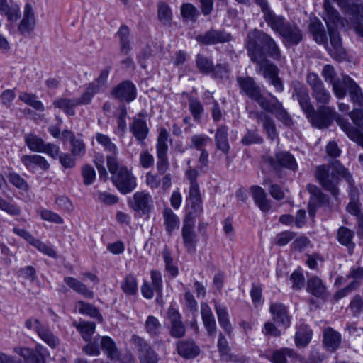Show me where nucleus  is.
<instances>
[{
	"label": "nucleus",
	"mask_w": 363,
	"mask_h": 363,
	"mask_svg": "<svg viewBox=\"0 0 363 363\" xmlns=\"http://www.w3.org/2000/svg\"><path fill=\"white\" fill-rule=\"evenodd\" d=\"M315 177L322 187L330 191L334 197H337L339 194L337 186L340 178H345L347 181L351 179V175L347 169L338 162L333 164L317 166Z\"/></svg>",
	"instance_id": "f257e3e1"
},
{
	"label": "nucleus",
	"mask_w": 363,
	"mask_h": 363,
	"mask_svg": "<svg viewBox=\"0 0 363 363\" xmlns=\"http://www.w3.org/2000/svg\"><path fill=\"white\" fill-rule=\"evenodd\" d=\"M107 167L113 185L121 194H129L136 188V178L126 166L119 164L118 159L108 157Z\"/></svg>",
	"instance_id": "f03ea898"
},
{
	"label": "nucleus",
	"mask_w": 363,
	"mask_h": 363,
	"mask_svg": "<svg viewBox=\"0 0 363 363\" xmlns=\"http://www.w3.org/2000/svg\"><path fill=\"white\" fill-rule=\"evenodd\" d=\"M266 35L267 33L257 28L247 32L244 45L251 61H257L258 58L264 57L262 47Z\"/></svg>",
	"instance_id": "7ed1b4c3"
},
{
	"label": "nucleus",
	"mask_w": 363,
	"mask_h": 363,
	"mask_svg": "<svg viewBox=\"0 0 363 363\" xmlns=\"http://www.w3.org/2000/svg\"><path fill=\"white\" fill-rule=\"evenodd\" d=\"M303 113L312 125L319 129L326 128L330 126L336 115L333 107L320 106L315 111L313 104L311 105V110L305 111Z\"/></svg>",
	"instance_id": "20e7f679"
},
{
	"label": "nucleus",
	"mask_w": 363,
	"mask_h": 363,
	"mask_svg": "<svg viewBox=\"0 0 363 363\" xmlns=\"http://www.w3.org/2000/svg\"><path fill=\"white\" fill-rule=\"evenodd\" d=\"M236 82L240 93L255 101L260 107L268 100L262 95L261 88L252 77L238 76Z\"/></svg>",
	"instance_id": "39448f33"
},
{
	"label": "nucleus",
	"mask_w": 363,
	"mask_h": 363,
	"mask_svg": "<svg viewBox=\"0 0 363 363\" xmlns=\"http://www.w3.org/2000/svg\"><path fill=\"white\" fill-rule=\"evenodd\" d=\"M306 82L311 87L312 96L317 104L321 106L328 104L332 99L330 91L325 88L323 82L315 72H309L306 75Z\"/></svg>",
	"instance_id": "423d86ee"
},
{
	"label": "nucleus",
	"mask_w": 363,
	"mask_h": 363,
	"mask_svg": "<svg viewBox=\"0 0 363 363\" xmlns=\"http://www.w3.org/2000/svg\"><path fill=\"white\" fill-rule=\"evenodd\" d=\"M168 133L166 129L160 130L157 139V169L160 174H164L169 168V162L167 157L168 152Z\"/></svg>",
	"instance_id": "0eeeda50"
},
{
	"label": "nucleus",
	"mask_w": 363,
	"mask_h": 363,
	"mask_svg": "<svg viewBox=\"0 0 363 363\" xmlns=\"http://www.w3.org/2000/svg\"><path fill=\"white\" fill-rule=\"evenodd\" d=\"M269 96L271 99H268L261 108L267 112L274 114L284 125L291 126L293 123L292 118L283 107L282 103L276 96L270 94Z\"/></svg>",
	"instance_id": "6e6552de"
},
{
	"label": "nucleus",
	"mask_w": 363,
	"mask_h": 363,
	"mask_svg": "<svg viewBox=\"0 0 363 363\" xmlns=\"http://www.w3.org/2000/svg\"><path fill=\"white\" fill-rule=\"evenodd\" d=\"M167 319L169 323V335L173 338H182L186 335V326L182 320V316L177 309L169 306L167 312Z\"/></svg>",
	"instance_id": "1a4fd4ad"
},
{
	"label": "nucleus",
	"mask_w": 363,
	"mask_h": 363,
	"mask_svg": "<svg viewBox=\"0 0 363 363\" xmlns=\"http://www.w3.org/2000/svg\"><path fill=\"white\" fill-rule=\"evenodd\" d=\"M147 115L144 112H140L133 118L129 128L135 140L143 147L146 145L145 139L147 138L150 129L146 121Z\"/></svg>",
	"instance_id": "9d476101"
},
{
	"label": "nucleus",
	"mask_w": 363,
	"mask_h": 363,
	"mask_svg": "<svg viewBox=\"0 0 363 363\" xmlns=\"http://www.w3.org/2000/svg\"><path fill=\"white\" fill-rule=\"evenodd\" d=\"M195 221L191 213H187L183 221L182 236L184 245L188 252H194L197 242L195 231Z\"/></svg>",
	"instance_id": "9b49d317"
},
{
	"label": "nucleus",
	"mask_w": 363,
	"mask_h": 363,
	"mask_svg": "<svg viewBox=\"0 0 363 363\" xmlns=\"http://www.w3.org/2000/svg\"><path fill=\"white\" fill-rule=\"evenodd\" d=\"M279 35L286 47L296 46L303 40V34L299 26L293 21H287Z\"/></svg>",
	"instance_id": "f8f14e48"
},
{
	"label": "nucleus",
	"mask_w": 363,
	"mask_h": 363,
	"mask_svg": "<svg viewBox=\"0 0 363 363\" xmlns=\"http://www.w3.org/2000/svg\"><path fill=\"white\" fill-rule=\"evenodd\" d=\"M196 40L200 43L208 45L229 42L232 40V35L224 30L211 29L203 34L198 35Z\"/></svg>",
	"instance_id": "ddd939ff"
},
{
	"label": "nucleus",
	"mask_w": 363,
	"mask_h": 363,
	"mask_svg": "<svg viewBox=\"0 0 363 363\" xmlns=\"http://www.w3.org/2000/svg\"><path fill=\"white\" fill-rule=\"evenodd\" d=\"M130 342L133 348L138 351L140 363H144L157 355L147 340L138 335H133Z\"/></svg>",
	"instance_id": "4468645a"
},
{
	"label": "nucleus",
	"mask_w": 363,
	"mask_h": 363,
	"mask_svg": "<svg viewBox=\"0 0 363 363\" xmlns=\"http://www.w3.org/2000/svg\"><path fill=\"white\" fill-rule=\"evenodd\" d=\"M291 87L292 89L291 96L294 100L298 101L302 111L311 110L312 103L307 87L298 80L292 81Z\"/></svg>",
	"instance_id": "2eb2a0df"
},
{
	"label": "nucleus",
	"mask_w": 363,
	"mask_h": 363,
	"mask_svg": "<svg viewBox=\"0 0 363 363\" xmlns=\"http://www.w3.org/2000/svg\"><path fill=\"white\" fill-rule=\"evenodd\" d=\"M136 87L129 80L120 83L111 91V96L113 98L128 103L133 101L136 98Z\"/></svg>",
	"instance_id": "dca6fc26"
},
{
	"label": "nucleus",
	"mask_w": 363,
	"mask_h": 363,
	"mask_svg": "<svg viewBox=\"0 0 363 363\" xmlns=\"http://www.w3.org/2000/svg\"><path fill=\"white\" fill-rule=\"evenodd\" d=\"M269 164L275 169L279 167H284L288 169L296 171L298 168L294 157L289 152L279 151L275 153L274 157L269 158Z\"/></svg>",
	"instance_id": "f3484780"
},
{
	"label": "nucleus",
	"mask_w": 363,
	"mask_h": 363,
	"mask_svg": "<svg viewBox=\"0 0 363 363\" xmlns=\"http://www.w3.org/2000/svg\"><path fill=\"white\" fill-rule=\"evenodd\" d=\"M152 196L145 191H136L133 196V200L129 202L131 208L138 212L147 213L152 206Z\"/></svg>",
	"instance_id": "a211bd4d"
},
{
	"label": "nucleus",
	"mask_w": 363,
	"mask_h": 363,
	"mask_svg": "<svg viewBox=\"0 0 363 363\" xmlns=\"http://www.w3.org/2000/svg\"><path fill=\"white\" fill-rule=\"evenodd\" d=\"M177 354L185 359L196 357L201 352L199 346L192 339H184L176 343Z\"/></svg>",
	"instance_id": "6ab92c4d"
},
{
	"label": "nucleus",
	"mask_w": 363,
	"mask_h": 363,
	"mask_svg": "<svg viewBox=\"0 0 363 363\" xmlns=\"http://www.w3.org/2000/svg\"><path fill=\"white\" fill-rule=\"evenodd\" d=\"M264 15V19L267 25L274 32L279 33L288 21L280 15H277L270 9L269 4L261 8Z\"/></svg>",
	"instance_id": "aec40b11"
},
{
	"label": "nucleus",
	"mask_w": 363,
	"mask_h": 363,
	"mask_svg": "<svg viewBox=\"0 0 363 363\" xmlns=\"http://www.w3.org/2000/svg\"><path fill=\"white\" fill-rule=\"evenodd\" d=\"M269 311L274 320L284 328H287L291 324V317L289 315L286 307L281 303L270 304Z\"/></svg>",
	"instance_id": "412c9836"
},
{
	"label": "nucleus",
	"mask_w": 363,
	"mask_h": 363,
	"mask_svg": "<svg viewBox=\"0 0 363 363\" xmlns=\"http://www.w3.org/2000/svg\"><path fill=\"white\" fill-rule=\"evenodd\" d=\"M335 119L337 125L347 134L348 138L363 148V133L357 128L352 126L347 119L340 116Z\"/></svg>",
	"instance_id": "4be33fe9"
},
{
	"label": "nucleus",
	"mask_w": 363,
	"mask_h": 363,
	"mask_svg": "<svg viewBox=\"0 0 363 363\" xmlns=\"http://www.w3.org/2000/svg\"><path fill=\"white\" fill-rule=\"evenodd\" d=\"M250 192L255 203L259 210L264 213H267L272 208L271 201L267 198L264 189L259 186H252Z\"/></svg>",
	"instance_id": "5701e85b"
},
{
	"label": "nucleus",
	"mask_w": 363,
	"mask_h": 363,
	"mask_svg": "<svg viewBox=\"0 0 363 363\" xmlns=\"http://www.w3.org/2000/svg\"><path fill=\"white\" fill-rule=\"evenodd\" d=\"M355 82L348 75H342V78H337L333 84H331L333 91L335 96L339 99H343L346 96L347 91L351 89V87Z\"/></svg>",
	"instance_id": "b1692460"
},
{
	"label": "nucleus",
	"mask_w": 363,
	"mask_h": 363,
	"mask_svg": "<svg viewBox=\"0 0 363 363\" xmlns=\"http://www.w3.org/2000/svg\"><path fill=\"white\" fill-rule=\"evenodd\" d=\"M342 342V335L331 327H327L323 330V344L328 351L337 350Z\"/></svg>",
	"instance_id": "393cba45"
},
{
	"label": "nucleus",
	"mask_w": 363,
	"mask_h": 363,
	"mask_svg": "<svg viewBox=\"0 0 363 363\" xmlns=\"http://www.w3.org/2000/svg\"><path fill=\"white\" fill-rule=\"evenodd\" d=\"M201 314L208 335L209 336H214L216 333V323L214 315L208 303H201Z\"/></svg>",
	"instance_id": "a878e982"
},
{
	"label": "nucleus",
	"mask_w": 363,
	"mask_h": 363,
	"mask_svg": "<svg viewBox=\"0 0 363 363\" xmlns=\"http://www.w3.org/2000/svg\"><path fill=\"white\" fill-rule=\"evenodd\" d=\"M186 203L191 208L188 213H191L192 216L200 213L202 210V199L199 184L190 185Z\"/></svg>",
	"instance_id": "bb28decb"
},
{
	"label": "nucleus",
	"mask_w": 363,
	"mask_h": 363,
	"mask_svg": "<svg viewBox=\"0 0 363 363\" xmlns=\"http://www.w3.org/2000/svg\"><path fill=\"white\" fill-rule=\"evenodd\" d=\"M354 238V231L345 227L340 226L337 231V240L340 244L345 246L349 254H352L356 247L353 241Z\"/></svg>",
	"instance_id": "cd10ccee"
},
{
	"label": "nucleus",
	"mask_w": 363,
	"mask_h": 363,
	"mask_svg": "<svg viewBox=\"0 0 363 363\" xmlns=\"http://www.w3.org/2000/svg\"><path fill=\"white\" fill-rule=\"evenodd\" d=\"M257 65V71L262 74L267 80L275 77L279 74L278 67L271 63L264 56L257 59V61H252Z\"/></svg>",
	"instance_id": "c85d7f7f"
},
{
	"label": "nucleus",
	"mask_w": 363,
	"mask_h": 363,
	"mask_svg": "<svg viewBox=\"0 0 363 363\" xmlns=\"http://www.w3.org/2000/svg\"><path fill=\"white\" fill-rule=\"evenodd\" d=\"M35 26V19L33 11V7L30 4H26L24 8L23 17L18 29L21 34L24 35L33 31Z\"/></svg>",
	"instance_id": "c756f323"
},
{
	"label": "nucleus",
	"mask_w": 363,
	"mask_h": 363,
	"mask_svg": "<svg viewBox=\"0 0 363 363\" xmlns=\"http://www.w3.org/2000/svg\"><path fill=\"white\" fill-rule=\"evenodd\" d=\"M130 32L127 26H121L116 37L118 38L120 52L123 55H128L132 50Z\"/></svg>",
	"instance_id": "7c9ffc66"
},
{
	"label": "nucleus",
	"mask_w": 363,
	"mask_h": 363,
	"mask_svg": "<svg viewBox=\"0 0 363 363\" xmlns=\"http://www.w3.org/2000/svg\"><path fill=\"white\" fill-rule=\"evenodd\" d=\"M228 128L225 125H220L218 127L215 134V143L216 148L225 155L228 154L230 151V144L228 143Z\"/></svg>",
	"instance_id": "2f4dec72"
},
{
	"label": "nucleus",
	"mask_w": 363,
	"mask_h": 363,
	"mask_svg": "<svg viewBox=\"0 0 363 363\" xmlns=\"http://www.w3.org/2000/svg\"><path fill=\"white\" fill-rule=\"evenodd\" d=\"M65 283L76 293L81 294L84 298L92 299L94 293L92 290L88 289L86 284L72 277H65L64 278Z\"/></svg>",
	"instance_id": "473e14b6"
},
{
	"label": "nucleus",
	"mask_w": 363,
	"mask_h": 363,
	"mask_svg": "<svg viewBox=\"0 0 363 363\" xmlns=\"http://www.w3.org/2000/svg\"><path fill=\"white\" fill-rule=\"evenodd\" d=\"M308 30L317 43L324 45L326 48H328V38L324 26L319 20L315 19L311 21Z\"/></svg>",
	"instance_id": "72a5a7b5"
},
{
	"label": "nucleus",
	"mask_w": 363,
	"mask_h": 363,
	"mask_svg": "<svg viewBox=\"0 0 363 363\" xmlns=\"http://www.w3.org/2000/svg\"><path fill=\"white\" fill-rule=\"evenodd\" d=\"M55 108L62 110L66 115H75V107L79 106L76 98L58 97L52 103Z\"/></svg>",
	"instance_id": "f704fd0d"
},
{
	"label": "nucleus",
	"mask_w": 363,
	"mask_h": 363,
	"mask_svg": "<svg viewBox=\"0 0 363 363\" xmlns=\"http://www.w3.org/2000/svg\"><path fill=\"white\" fill-rule=\"evenodd\" d=\"M307 291L317 298H323L326 296V286L322 279L313 276L307 281Z\"/></svg>",
	"instance_id": "c9c22d12"
},
{
	"label": "nucleus",
	"mask_w": 363,
	"mask_h": 363,
	"mask_svg": "<svg viewBox=\"0 0 363 363\" xmlns=\"http://www.w3.org/2000/svg\"><path fill=\"white\" fill-rule=\"evenodd\" d=\"M100 347L105 352L108 359L116 361L119 359V350L114 340L108 336H103L101 338Z\"/></svg>",
	"instance_id": "e433bc0d"
},
{
	"label": "nucleus",
	"mask_w": 363,
	"mask_h": 363,
	"mask_svg": "<svg viewBox=\"0 0 363 363\" xmlns=\"http://www.w3.org/2000/svg\"><path fill=\"white\" fill-rule=\"evenodd\" d=\"M95 138L96 142L104 147V150L108 153L106 155V159L108 157H112L117 159V155L118 152V147L116 145L111 141V139L108 135L97 133L95 135Z\"/></svg>",
	"instance_id": "4c0bfd02"
},
{
	"label": "nucleus",
	"mask_w": 363,
	"mask_h": 363,
	"mask_svg": "<svg viewBox=\"0 0 363 363\" xmlns=\"http://www.w3.org/2000/svg\"><path fill=\"white\" fill-rule=\"evenodd\" d=\"M215 311L219 325L228 335H230L233 328L229 320V314L226 306L216 303Z\"/></svg>",
	"instance_id": "58836bf2"
},
{
	"label": "nucleus",
	"mask_w": 363,
	"mask_h": 363,
	"mask_svg": "<svg viewBox=\"0 0 363 363\" xmlns=\"http://www.w3.org/2000/svg\"><path fill=\"white\" fill-rule=\"evenodd\" d=\"M263 53L274 59L279 60L281 57V50L274 39L268 33H267L265 40L263 44Z\"/></svg>",
	"instance_id": "ea45409f"
},
{
	"label": "nucleus",
	"mask_w": 363,
	"mask_h": 363,
	"mask_svg": "<svg viewBox=\"0 0 363 363\" xmlns=\"http://www.w3.org/2000/svg\"><path fill=\"white\" fill-rule=\"evenodd\" d=\"M163 218L166 231L169 235H171L174 230L179 229V218L172 209L167 208L164 210Z\"/></svg>",
	"instance_id": "a19ab883"
},
{
	"label": "nucleus",
	"mask_w": 363,
	"mask_h": 363,
	"mask_svg": "<svg viewBox=\"0 0 363 363\" xmlns=\"http://www.w3.org/2000/svg\"><path fill=\"white\" fill-rule=\"evenodd\" d=\"M73 326L76 328L85 341H89L96 330V324L90 321L73 322Z\"/></svg>",
	"instance_id": "79ce46f5"
},
{
	"label": "nucleus",
	"mask_w": 363,
	"mask_h": 363,
	"mask_svg": "<svg viewBox=\"0 0 363 363\" xmlns=\"http://www.w3.org/2000/svg\"><path fill=\"white\" fill-rule=\"evenodd\" d=\"M328 29L330 34V44L333 48V50H330L329 52L333 57H337L343 53L340 35L336 30L330 28L328 26Z\"/></svg>",
	"instance_id": "37998d69"
},
{
	"label": "nucleus",
	"mask_w": 363,
	"mask_h": 363,
	"mask_svg": "<svg viewBox=\"0 0 363 363\" xmlns=\"http://www.w3.org/2000/svg\"><path fill=\"white\" fill-rule=\"evenodd\" d=\"M37 334L51 348L57 347L60 343L59 338L46 325H43L41 328H38Z\"/></svg>",
	"instance_id": "c03bdc74"
},
{
	"label": "nucleus",
	"mask_w": 363,
	"mask_h": 363,
	"mask_svg": "<svg viewBox=\"0 0 363 363\" xmlns=\"http://www.w3.org/2000/svg\"><path fill=\"white\" fill-rule=\"evenodd\" d=\"M286 357L296 361L298 354L293 349L284 347L274 350L270 360L273 363H287Z\"/></svg>",
	"instance_id": "a18cd8bd"
},
{
	"label": "nucleus",
	"mask_w": 363,
	"mask_h": 363,
	"mask_svg": "<svg viewBox=\"0 0 363 363\" xmlns=\"http://www.w3.org/2000/svg\"><path fill=\"white\" fill-rule=\"evenodd\" d=\"M259 119L262 121L263 128L266 132L267 137L271 140H274L278 137V133L274 120L265 113H261Z\"/></svg>",
	"instance_id": "49530a36"
},
{
	"label": "nucleus",
	"mask_w": 363,
	"mask_h": 363,
	"mask_svg": "<svg viewBox=\"0 0 363 363\" xmlns=\"http://www.w3.org/2000/svg\"><path fill=\"white\" fill-rule=\"evenodd\" d=\"M23 138L25 143L30 150L35 152H41L45 143L43 138L34 133H26Z\"/></svg>",
	"instance_id": "de8ad7c7"
},
{
	"label": "nucleus",
	"mask_w": 363,
	"mask_h": 363,
	"mask_svg": "<svg viewBox=\"0 0 363 363\" xmlns=\"http://www.w3.org/2000/svg\"><path fill=\"white\" fill-rule=\"evenodd\" d=\"M145 329L151 337H156L161 333L162 325L156 317L149 315L145 323Z\"/></svg>",
	"instance_id": "09e8293b"
},
{
	"label": "nucleus",
	"mask_w": 363,
	"mask_h": 363,
	"mask_svg": "<svg viewBox=\"0 0 363 363\" xmlns=\"http://www.w3.org/2000/svg\"><path fill=\"white\" fill-rule=\"evenodd\" d=\"M123 291L129 296L135 295L138 292V281L136 277L132 274H128L121 285Z\"/></svg>",
	"instance_id": "8fccbe9b"
},
{
	"label": "nucleus",
	"mask_w": 363,
	"mask_h": 363,
	"mask_svg": "<svg viewBox=\"0 0 363 363\" xmlns=\"http://www.w3.org/2000/svg\"><path fill=\"white\" fill-rule=\"evenodd\" d=\"M0 12H4L11 22L16 21L20 17L19 6L13 2L9 4L7 0H5V5L0 6Z\"/></svg>",
	"instance_id": "3c124183"
},
{
	"label": "nucleus",
	"mask_w": 363,
	"mask_h": 363,
	"mask_svg": "<svg viewBox=\"0 0 363 363\" xmlns=\"http://www.w3.org/2000/svg\"><path fill=\"white\" fill-rule=\"evenodd\" d=\"M211 142L210 137L205 134H196L191 136L189 148L198 151L206 150V147Z\"/></svg>",
	"instance_id": "603ef678"
},
{
	"label": "nucleus",
	"mask_w": 363,
	"mask_h": 363,
	"mask_svg": "<svg viewBox=\"0 0 363 363\" xmlns=\"http://www.w3.org/2000/svg\"><path fill=\"white\" fill-rule=\"evenodd\" d=\"M77 306L79 313L89 315L93 318H96L99 321L102 320V316L99 311L92 304L86 303L83 301L77 302Z\"/></svg>",
	"instance_id": "864d4df0"
},
{
	"label": "nucleus",
	"mask_w": 363,
	"mask_h": 363,
	"mask_svg": "<svg viewBox=\"0 0 363 363\" xmlns=\"http://www.w3.org/2000/svg\"><path fill=\"white\" fill-rule=\"evenodd\" d=\"M19 99L26 104L30 106L34 109L38 111H44L45 106L43 104L37 99L35 94L23 92L19 95Z\"/></svg>",
	"instance_id": "5fc2aeb1"
},
{
	"label": "nucleus",
	"mask_w": 363,
	"mask_h": 363,
	"mask_svg": "<svg viewBox=\"0 0 363 363\" xmlns=\"http://www.w3.org/2000/svg\"><path fill=\"white\" fill-rule=\"evenodd\" d=\"M337 3L341 8H345L347 5V0H324V7L327 12L328 18L333 21H335L339 18L338 12L333 7L332 3Z\"/></svg>",
	"instance_id": "6e6d98bb"
},
{
	"label": "nucleus",
	"mask_w": 363,
	"mask_h": 363,
	"mask_svg": "<svg viewBox=\"0 0 363 363\" xmlns=\"http://www.w3.org/2000/svg\"><path fill=\"white\" fill-rule=\"evenodd\" d=\"M312 337V331L307 328L298 329L295 335V343L298 347H305L310 342Z\"/></svg>",
	"instance_id": "4d7b16f0"
},
{
	"label": "nucleus",
	"mask_w": 363,
	"mask_h": 363,
	"mask_svg": "<svg viewBox=\"0 0 363 363\" xmlns=\"http://www.w3.org/2000/svg\"><path fill=\"white\" fill-rule=\"evenodd\" d=\"M99 92L100 91L94 86L93 84H88L81 96L76 98L79 106L89 104L94 95Z\"/></svg>",
	"instance_id": "13d9d810"
},
{
	"label": "nucleus",
	"mask_w": 363,
	"mask_h": 363,
	"mask_svg": "<svg viewBox=\"0 0 363 363\" xmlns=\"http://www.w3.org/2000/svg\"><path fill=\"white\" fill-rule=\"evenodd\" d=\"M195 62L196 67L202 73L210 74L213 69V61L201 54L196 55Z\"/></svg>",
	"instance_id": "bf43d9fd"
},
{
	"label": "nucleus",
	"mask_w": 363,
	"mask_h": 363,
	"mask_svg": "<svg viewBox=\"0 0 363 363\" xmlns=\"http://www.w3.org/2000/svg\"><path fill=\"white\" fill-rule=\"evenodd\" d=\"M349 94L354 108H361L363 107V92L356 82L349 91Z\"/></svg>",
	"instance_id": "052dcab7"
},
{
	"label": "nucleus",
	"mask_w": 363,
	"mask_h": 363,
	"mask_svg": "<svg viewBox=\"0 0 363 363\" xmlns=\"http://www.w3.org/2000/svg\"><path fill=\"white\" fill-rule=\"evenodd\" d=\"M230 69L228 63H218L216 65H213L212 69L211 77L216 79H224L229 77Z\"/></svg>",
	"instance_id": "680f3d73"
},
{
	"label": "nucleus",
	"mask_w": 363,
	"mask_h": 363,
	"mask_svg": "<svg viewBox=\"0 0 363 363\" xmlns=\"http://www.w3.org/2000/svg\"><path fill=\"white\" fill-rule=\"evenodd\" d=\"M94 198L96 201L107 206L116 204L118 202V197L107 191H97L94 194Z\"/></svg>",
	"instance_id": "e2e57ef3"
},
{
	"label": "nucleus",
	"mask_w": 363,
	"mask_h": 363,
	"mask_svg": "<svg viewBox=\"0 0 363 363\" xmlns=\"http://www.w3.org/2000/svg\"><path fill=\"white\" fill-rule=\"evenodd\" d=\"M15 352L19 354L22 358H28L30 363H45L43 357L38 356L32 352L31 350L26 347H16Z\"/></svg>",
	"instance_id": "0e129e2a"
},
{
	"label": "nucleus",
	"mask_w": 363,
	"mask_h": 363,
	"mask_svg": "<svg viewBox=\"0 0 363 363\" xmlns=\"http://www.w3.org/2000/svg\"><path fill=\"white\" fill-rule=\"evenodd\" d=\"M348 309L354 317H359L363 313V298L359 294H356L351 300Z\"/></svg>",
	"instance_id": "69168bd1"
},
{
	"label": "nucleus",
	"mask_w": 363,
	"mask_h": 363,
	"mask_svg": "<svg viewBox=\"0 0 363 363\" xmlns=\"http://www.w3.org/2000/svg\"><path fill=\"white\" fill-rule=\"evenodd\" d=\"M40 216L43 220L48 222L55 224H62L64 223L63 218L59 214L46 208L40 211Z\"/></svg>",
	"instance_id": "338daca9"
},
{
	"label": "nucleus",
	"mask_w": 363,
	"mask_h": 363,
	"mask_svg": "<svg viewBox=\"0 0 363 363\" xmlns=\"http://www.w3.org/2000/svg\"><path fill=\"white\" fill-rule=\"evenodd\" d=\"M263 142V138L259 135L257 130H247L246 134L242 137L241 143L245 145H250L252 144H261Z\"/></svg>",
	"instance_id": "774afa93"
}]
</instances>
